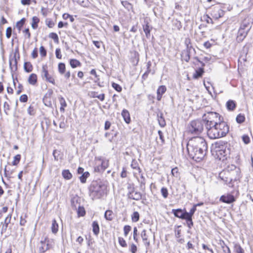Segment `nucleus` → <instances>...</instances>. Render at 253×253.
I'll list each match as a JSON object with an SVG mask.
<instances>
[{
	"instance_id": "1",
	"label": "nucleus",
	"mask_w": 253,
	"mask_h": 253,
	"mask_svg": "<svg viewBox=\"0 0 253 253\" xmlns=\"http://www.w3.org/2000/svg\"><path fill=\"white\" fill-rule=\"evenodd\" d=\"M187 150L190 158L197 162L202 160L206 155L208 145L202 137H194L187 144Z\"/></svg>"
},
{
	"instance_id": "2",
	"label": "nucleus",
	"mask_w": 253,
	"mask_h": 253,
	"mask_svg": "<svg viewBox=\"0 0 253 253\" xmlns=\"http://www.w3.org/2000/svg\"><path fill=\"white\" fill-rule=\"evenodd\" d=\"M229 127L227 123L222 120L217 122L216 124L212 126L209 128L207 134L211 139H216L225 136L229 132Z\"/></svg>"
},
{
	"instance_id": "3",
	"label": "nucleus",
	"mask_w": 253,
	"mask_h": 253,
	"mask_svg": "<svg viewBox=\"0 0 253 253\" xmlns=\"http://www.w3.org/2000/svg\"><path fill=\"white\" fill-rule=\"evenodd\" d=\"M106 186L96 181L93 182L89 188V196L92 200L100 199L105 194Z\"/></svg>"
},
{
	"instance_id": "4",
	"label": "nucleus",
	"mask_w": 253,
	"mask_h": 253,
	"mask_svg": "<svg viewBox=\"0 0 253 253\" xmlns=\"http://www.w3.org/2000/svg\"><path fill=\"white\" fill-rule=\"evenodd\" d=\"M221 120L219 114L215 112H208L205 113L202 117V121H203L207 131L209 130V128H211L212 126L216 124Z\"/></svg>"
},
{
	"instance_id": "5",
	"label": "nucleus",
	"mask_w": 253,
	"mask_h": 253,
	"mask_svg": "<svg viewBox=\"0 0 253 253\" xmlns=\"http://www.w3.org/2000/svg\"><path fill=\"white\" fill-rule=\"evenodd\" d=\"M203 121L196 120L191 121L188 125V130L189 133L194 135L201 134L204 129Z\"/></svg>"
},
{
	"instance_id": "6",
	"label": "nucleus",
	"mask_w": 253,
	"mask_h": 253,
	"mask_svg": "<svg viewBox=\"0 0 253 253\" xmlns=\"http://www.w3.org/2000/svg\"><path fill=\"white\" fill-rule=\"evenodd\" d=\"M127 192L126 196L128 199L135 201H139L142 199V194L135 190V187L132 184L128 183L127 186Z\"/></svg>"
},
{
	"instance_id": "7",
	"label": "nucleus",
	"mask_w": 253,
	"mask_h": 253,
	"mask_svg": "<svg viewBox=\"0 0 253 253\" xmlns=\"http://www.w3.org/2000/svg\"><path fill=\"white\" fill-rule=\"evenodd\" d=\"M229 169L230 182L229 184V187H233L234 186L233 182L239 179L240 177V169L234 165L228 166Z\"/></svg>"
},
{
	"instance_id": "8",
	"label": "nucleus",
	"mask_w": 253,
	"mask_h": 253,
	"mask_svg": "<svg viewBox=\"0 0 253 253\" xmlns=\"http://www.w3.org/2000/svg\"><path fill=\"white\" fill-rule=\"evenodd\" d=\"M20 59V53L18 49L15 50L13 56L9 60V66L12 70H16L17 69L18 60Z\"/></svg>"
},
{
	"instance_id": "9",
	"label": "nucleus",
	"mask_w": 253,
	"mask_h": 253,
	"mask_svg": "<svg viewBox=\"0 0 253 253\" xmlns=\"http://www.w3.org/2000/svg\"><path fill=\"white\" fill-rule=\"evenodd\" d=\"M219 177L229 186V182H230V176L228 167L219 173Z\"/></svg>"
},
{
	"instance_id": "10",
	"label": "nucleus",
	"mask_w": 253,
	"mask_h": 253,
	"mask_svg": "<svg viewBox=\"0 0 253 253\" xmlns=\"http://www.w3.org/2000/svg\"><path fill=\"white\" fill-rule=\"evenodd\" d=\"M192 50L194 51V49L191 46H187L186 49L184 50L181 52L182 59L188 62L190 59V53Z\"/></svg>"
},
{
	"instance_id": "11",
	"label": "nucleus",
	"mask_w": 253,
	"mask_h": 253,
	"mask_svg": "<svg viewBox=\"0 0 253 253\" xmlns=\"http://www.w3.org/2000/svg\"><path fill=\"white\" fill-rule=\"evenodd\" d=\"M12 215L11 214H9L4 219L3 222H1V225H2L1 229V234L5 233L8 227V224L10 223Z\"/></svg>"
},
{
	"instance_id": "12",
	"label": "nucleus",
	"mask_w": 253,
	"mask_h": 253,
	"mask_svg": "<svg viewBox=\"0 0 253 253\" xmlns=\"http://www.w3.org/2000/svg\"><path fill=\"white\" fill-rule=\"evenodd\" d=\"M220 201L225 203L231 204L235 201V198L233 195L227 194L222 195L220 198Z\"/></svg>"
},
{
	"instance_id": "13",
	"label": "nucleus",
	"mask_w": 253,
	"mask_h": 253,
	"mask_svg": "<svg viewBox=\"0 0 253 253\" xmlns=\"http://www.w3.org/2000/svg\"><path fill=\"white\" fill-rule=\"evenodd\" d=\"M224 13L225 11L222 9L218 7H214L212 10L211 15L215 19H218L223 16Z\"/></svg>"
},
{
	"instance_id": "14",
	"label": "nucleus",
	"mask_w": 253,
	"mask_h": 253,
	"mask_svg": "<svg viewBox=\"0 0 253 253\" xmlns=\"http://www.w3.org/2000/svg\"><path fill=\"white\" fill-rule=\"evenodd\" d=\"M185 209H172L171 211V212L174 214V215L179 218L181 219H184L186 215L185 214Z\"/></svg>"
},
{
	"instance_id": "15",
	"label": "nucleus",
	"mask_w": 253,
	"mask_h": 253,
	"mask_svg": "<svg viewBox=\"0 0 253 253\" xmlns=\"http://www.w3.org/2000/svg\"><path fill=\"white\" fill-rule=\"evenodd\" d=\"M249 31H246L242 28H239L238 32L237 39L239 42H242L248 34Z\"/></svg>"
},
{
	"instance_id": "16",
	"label": "nucleus",
	"mask_w": 253,
	"mask_h": 253,
	"mask_svg": "<svg viewBox=\"0 0 253 253\" xmlns=\"http://www.w3.org/2000/svg\"><path fill=\"white\" fill-rule=\"evenodd\" d=\"M28 83L29 84L35 86L38 83V76L35 73L31 74L27 79Z\"/></svg>"
},
{
	"instance_id": "17",
	"label": "nucleus",
	"mask_w": 253,
	"mask_h": 253,
	"mask_svg": "<svg viewBox=\"0 0 253 253\" xmlns=\"http://www.w3.org/2000/svg\"><path fill=\"white\" fill-rule=\"evenodd\" d=\"M41 77L47 81V65L46 64H43L41 69L39 70Z\"/></svg>"
},
{
	"instance_id": "18",
	"label": "nucleus",
	"mask_w": 253,
	"mask_h": 253,
	"mask_svg": "<svg viewBox=\"0 0 253 253\" xmlns=\"http://www.w3.org/2000/svg\"><path fill=\"white\" fill-rule=\"evenodd\" d=\"M252 27V24L248 19H244L241 24L239 28L245 30L246 31H250Z\"/></svg>"
},
{
	"instance_id": "19",
	"label": "nucleus",
	"mask_w": 253,
	"mask_h": 253,
	"mask_svg": "<svg viewBox=\"0 0 253 253\" xmlns=\"http://www.w3.org/2000/svg\"><path fill=\"white\" fill-rule=\"evenodd\" d=\"M122 116L126 124H128L130 123V121H131L130 117V114H129V112L127 110L124 109L122 111Z\"/></svg>"
},
{
	"instance_id": "20",
	"label": "nucleus",
	"mask_w": 253,
	"mask_h": 253,
	"mask_svg": "<svg viewBox=\"0 0 253 253\" xmlns=\"http://www.w3.org/2000/svg\"><path fill=\"white\" fill-rule=\"evenodd\" d=\"M141 236L142 240L144 243V244L146 247V249L150 246V241L148 239V236L146 234V230L144 229L141 233Z\"/></svg>"
},
{
	"instance_id": "21",
	"label": "nucleus",
	"mask_w": 253,
	"mask_h": 253,
	"mask_svg": "<svg viewBox=\"0 0 253 253\" xmlns=\"http://www.w3.org/2000/svg\"><path fill=\"white\" fill-rule=\"evenodd\" d=\"M40 246L39 247V250L40 253H45L47 250V242H46V238L44 241H41L40 243Z\"/></svg>"
},
{
	"instance_id": "22",
	"label": "nucleus",
	"mask_w": 253,
	"mask_h": 253,
	"mask_svg": "<svg viewBox=\"0 0 253 253\" xmlns=\"http://www.w3.org/2000/svg\"><path fill=\"white\" fill-rule=\"evenodd\" d=\"M204 73V68L203 67L199 68L195 71V73L193 74V77L195 79H198L202 76Z\"/></svg>"
},
{
	"instance_id": "23",
	"label": "nucleus",
	"mask_w": 253,
	"mask_h": 253,
	"mask_svg": "<svg viewBox=\"0 0 253 253\" xmlns=\"http://www.w3.org/2000/svg\"><path fill=\"white\" fill-rule=\"evenodd\" d=\"M158 121L159 125L161 127H165L166 125V123L164 118L163 117V115L162 113H160L158 114L157 115Z\"/></svg>"
},
{
	"instance_id": "24",
	"label": "nucleus",
	"mask_w": 253,
	"mask_h": 253,
	"mask_svg": "<svg viewBox=\"0 0 253 253\" xmlns=\"http://www.w3.org/2000/svg\"><path fill=\"white\" fill-rule=\"evenodd\" d=\"M92 231L95 235L97 236L99 233L100 228L97 221H94L92 224Z\"/></svg>"
},
{
	"instance_id": "25",
	"label": "nucleus",
	"mask_w": 253,
	"mask_h": 253,
	"mask_svg": "<svg viewBox=\"0 0 253 253\" xmlns=\"http://www.w3.org/2000/svg\"><path fill=\"white\" fill-rule=\"evenodd\" d=\"M236 106V104L235 102L232 100H229L226 102V107L228 110H234Z\"/></svg>"
},
{
	"instance_id": "26",
	"label": "nucleus",
	"mask_w": 253,
	"mask_h": 253,
	"mask_svg": "<svg viewBox=\"0 0 253 253\" xmlns=\"http://www.w3.org/2000/svg\"><path fill=\"white\" fill-rule=\"evenodd\" d=\"M24 69L27 73L31 72L33 70V66L30 62H26L24 64Z\"/></svg>"
},
{
	"instance_id": "27",
	"label": "nucleus",
	"mask_w": 253,
	"mask_h": 253,
	"mask_svg": "<svg viewBox=\"0 0 253 253\" xmlns=\"http://www.w3.org/2000/svg\"><path fill=\"white\" fill-rule=\"evenodd\" d=\"M58 224L55 219L52 221V225L51 227V231L53 234H56L58 231Z\"/></svg>"
},
{
	"instance_id": "28",
	"label": "nucleus",
	"mask_w": 253,
	"mask_h": 253,
	"mask_svg": "<svg viewBox=\"0 0 253 253\" xmlns=\"http://www.w3.org/2000/svg\"><path fill=\"white\" fill-rule=\"evenodd\" d=\"M62 175L63 177L67 180H69L72 177V174L68 169L63 170L62 172Z\"/></svg>"
},
{
	"instance_id": "29",
	"label": "nucleus",
	"mask_w": 253,
	"mask_h": 253,
	"mask_svg": "<svg viewBox=\"0 0 253 253\" xmlns=\"http://www.w3.org/2000/svg\"><path fill=\"white\" fill-rule=\"evenodd\" d=\"M98 159L101 161V166L105 170L109 166V161L106 159H102L101 157Z\"/></svg>"
},
{
	"instance_id": "30",
	"label": "nucleus",
	"mask_w": 253,
	"mask_h": 253,
	"mask_svg": "<svg viewBox=\"0 0 253 253\" xmlns=\"http://www.w3.org/2000/svg\"><path fill=\"white\" fill-rule=\"evenodd\" d=\"M25 18H22L20 21L17 22L16 27L19 31H20L26 22Z\"/></svg>"
},
{
	"instance_id": "31",
	"label": "nucleus",
	"mask_w": 253,
	"mask_h": 253,
	"mask_svg": "<svg viewBox=\"0 0 253 253\" xmlns=\"http://www.w3.org/2000/svg\"><path fill=\"white\" fill-rule=\"evenodd\" d=\"M59 102L61 105L60 110L61 112H64L65 111L64 108L67 106L66 101L63 97H61L59 98Z\"/></svg>"
},
{
	"instance_id": "32",
	"label": "nucleus",
	"mask_w": 253,
	"mask_h": 253,
	"mask_svg": "<svg viewBox=\"0 0 253 253\" xmlns=\"http://www.w3.org/2000/svg\"><path fill=\"white\" fill-rule=\"evenodd\" d=\"M39 22V18L37 16H34L32 18V21L31 23L32 28L34 29H37L38 27V23Z\"/></svg>"
},
{
	"instance_id": "33",
	"label": "nucleus",
	"mask_w": 253,
	"mask_h": 253,
	"mask_svg": "<svg viewBox=\"0 0 253 253\" xmlns=\"http://www.w3.org/2000/svg\"><path fill=\"white\" fill-rule=\"evenodd\" d=\"M21 159V156L20 154H17L13 157V160L12 162V165L13 166H17L20 163Z\"/></svg>"
},
{
	"instance_id": "34",
	"label": "nucleus",
	"mask_w": 253,
	"mask_h": 253,
	"mask_svg": "<svg viewBox=\"0 0 253 253\" xmlns=\"http://www.w3.org/2000/svg\"><path fill=\"white\" fill-rule=\"evenodd\" d=\"M70 64L73 68H75L80 66L81 63L79 60L76 59H72L70 60Z\"/></svg>"
},
{
	"instance_id": "35",
	"label": "nucleus",
	"mask_w": 253,
	"mask_h": 253,
	"mask_svg": "<svg viewBox=\"0 0 253 253\" xmlns=\"http://www.w3.org/2000/svg\"><path fill=\"white\" fill-rule=\"evenodd\" d=\"M113 212L111 210H107L104 214V217L106 220L111 221L113 219Z\"/></svg>"
},
{
	"instance_id": "36",
	"label": "nucleus",
	"mask_w": 253,
	"mask_h": 253,
	"mask_svg": "<svg viewBox=\"0 0 253 253\" xmlns=\"http://www.w3.org/2000/svg\"><path fill=\"white\" fill-rule=\"evenodd\" d=\"M186 221V224L187 226L189 229H191L192 227L193 226V222L192 221V217L190 216H185L184 218Z\"/></svg>"
},
{
	"instance_id": "37",
	"label": "nucleus",
	"mask_w": 253,
	"mask_h": 253,
	"mask_svg": "<svg viewBox=\"0 0 253 253\" xmlns=\"http://www.w3.org/2000/svg\"><path fill=\"white\" fill-rule=\"evenodd\" d=\"M58 71L60 74H63L65 73V64L63 63H60L58 66Z\"/></svg>"
},
{
	"instance_id": "38",
	"label": "nucleus",
	"mask_w": 253,
	"mask_h": 253,
	"mask_svg": "<svg viewBox=\"0 0 253 253\" xmlns=\"http://www.w3.org/2000/svg\"><path fill=\"white\" fill-rule=\"evenodd\" d=\"M89 176V173L88 171L84 172L80 177L81 182L84 183L86 182V178Z\"/></svg>"
},
{
	"instance_id": "39",
	"label": "nucleus",
	"mask_w": 253,
	"mask_h": 253,
	"mask_svg": "<svg viewBox=\"0 0 253 253\" xmlns=\"http://www.w3.org/2000/svg\"><path fill=\"white\" fill-rule=\"evenodd\" d=\"M138 181L140 183V188L144 189L145 188L146 180L143 174L141 175L140 180H138Z\"/></svg>"
},
{
	"instance_id": "40",
	"label": "nucleus",
	"mask_w": 253,
	"mask_h": 253,
	"mask_svg": "<svg viewBox=\"0 0 253 253\" xmlns=\"http://www.w3.org/2000/svg\"><path fill=\"white\" fill-rule=\"evenodd\" d=\"M77 213L79 216H84L85 214L84 208L79 206L77 210Z\"/></svg>"
},
{
	"instance_id": "41",
	"label": "nucleus",
	"mask_w": 253,
	"mask_h": 253,
	"mask_svg": "<svg viewBox=\"0 0 253 253\" xmlns=\"http://www.w3.org/2000/svg\"><path fill=\"white\" fill-rule=\"evenodd\" d=\"M196 211V207L194 205L193 207L190 209L189 212H187L186 210L185 211V214L187 216L192 217L194 215L195 212Z\"/></svg>"
},
{
	"instance_id": "42",
	"label": "nucleus",
	"mask_w": 253,
	"mask_h": 253,
	"mask_svg": "<svg viewBox=\"0 0 253 253\" xmlns=\"http://www.w3.org/2000/svg\"><path fill=\"white\" fill-rule=\"evenodd\" d=\"M131 167L133 169L138 170L139 173H140L141 171V169L138 166V164L135 160H132L131 164Z\"/></svg>"
},
{
	"instance_id": "43",
	"label": "nucleus",
	"mask_w": 253,
	"mask_h": 253,
	"mask_svg": "<svg viewBox=\"0 0 253 253\" xmlns=\"http://www.w3.org/2000/svg\"><path fill=\"white\" fill-rule=\"evenodd\" d=\"M22 32L25 39L28 40L30 39L31 35L29 28L25 29Z\"/></svg>"
},
{
	"instance_id": "44",
	"label": "nucleus",
	"mask_w": 253,
	"mask_h": 253,
	"mask_svg": "<svg viewBox=\"0 0 253 253\" xmlns=\"http://www.w3.org/2000/svg\"><path fill=\"white\" fill-rule=\"evenodd\" d=\"M139 219V213L137 211H134L131 215V220L133 222H137Z\"/></svg>"
},
{
	"instance_id": "45",
	"label": "nucleus",
	"mask_w": 253,
	"mask_h": 253,
	"mask_svg": "<svg viewBox=\"0 0 253 253\" xmlns=\"http://www.w3.org/2000/svg\"><path fill=\"white\" fill-rule=\"evenodd\" d=\"M143 31L145 32L146 36L148 38L150 36V29L148 24L145 25L143 27Z\"/></svg>"
},
{
	"instance_id": "46",
	"label": "nucleus",
	"mask_w": 253,
	"mask_h": 253,
	"mask_svg": "<svg viewBox=\"0 0 253 253\" xmlns=\"http://www.w3.org/2000/svg\"><path fill=\"white\" fill-rule=\"evenodd\" d=\"M236 122L239 124L243 123L245 121V117L244 115L239 114L236 118Z\"/></svg>"
},
{
	"instance_id": "47",
	"label": "nucleus",
	"mask_w": 253,
	"mask_h": 253,
	"mask_svg": "<svg viewBox=\"0 0 253 253\" xmlns=\"http://www.w3.org/2000/svg\"><path fill=\"white\" fill-rule=\"evenodd\" d=\"M49 37L53 40L55 43H58L59 42V38L57 34L55 33H51Z\"/></svg>"
},
{
	"instance_id": "48",
	"label": "nucleus",
	"mask_w": 253,
	"mask_h": 253,
	"mask_svg": "<svg viewBox=\"0 0 253 253\" xmlns=\"http://www.w3.org/2000/svg\"><path fill=\"white\" fill-rule=\"evenodd\" d=\"M40 55L41 58H45L46 55V50L45 48L43 46H41L39 49Z\"/></svg>"
},
{
	"instance_id": "49",
	"label": "nucleus",
	"mask_w": 253,
	"mask_h": 253,
	"mask_svg": "<svg viewBox=\"0 0 253 253\" xmlns=\"http://www.w3.org/2000/svg\"><path fill=\"white\" fill-rule=\"evenodd\" d=\"M234 249L236 253H241L244 251V249L241 247L240 244L238 243H235L234 246Z\"/></svg>"
},
{
	"instance_id": "50",
	"label": "nucleus",
	"mask_w": 253,
	"mask_h": 253,
	"mask_svg": "<svg viewBox=\"0 0 253 253\" xmlns=\"http://www.w3.org/2000/svg\"><path fill=\"white\" fill-rule=\"evenodd\" d=\"M167 88L165 85H161L157 90V94L163 95L166 91Z\"/></svg>"
},
{
	"instance_id": "51",
	"label": "nucleus",
	"mask_w": 253,
	"mask_h": 253,
	"mask_svg": "<svg viewBox=\"0 0 253 253\" xmlns=\"http://www.w3.org/2000/svg\"><path fill=\"white\" fill-rule=\"evenodd\" d=\"M161 193L163 197L166 199L168 198L169 195L168 190L167 188L163 187L161 189Z\"/></svg>"
},
{
	"instance_id": "52",
	"label": "nucleus",
	"mask_w": 253,
	"mask_h": 253,
	"mask_svg": "<svg viewBox=\"0 0 253 253\" xmlns=\"http://www.w3.org/2000/svg\"><path fill=\"white\" fill-rule=\"evenodd\" d=\"M47 88V85L46 83L42 84L41 85V88L39 90L40 93L42 95L44 94V92L46 90Z\"/></svg>"
},
{
	"instance_id": "53",
	"label": "nucleus",
	"mask_w": 253,
	"mask_h": 253,
	"mask_svg": "<svg viewBox=\"0 0 253 253\" xmlns=\"http://www.w3.org/2000/svg\"><path fill=\"white\" fill-rule=\"evenodd\" d=\"M121 3L122 5L126 9L128 10H129L132 8V6L131 4H130L129 2L127 1H122Z\"/></svg>"
},
{
	"instance_id": "54",
	"label": "nucleus",
	"mask_w": 253,
	"mask_h": 253,
	"mask_svg": "<svg viewBox=\"0 0 253 253\" xmlns=\"http://www.w3.org/2000/svg\"><path fill=\"white\" fill-rule=\"evenodd\" d=\"M118 241L119 244L123 247H126L127 246V244L126 243V241L124 240V239L122 237H119L118 238Z\"/></svg>"
},
{
	"instance_id": "55",
	"label": "nucleus",
	"mask_w": 253,
	"mask_h": 253,
	"mask_svg": "<svg viewBox=\"0 0 253 253\" xmlns=\"http://www.w3.org/2000/svg\"><path fill=\"white\" fill-rule=\"evenodd\" d=\"M242 139L244 143L246 144H248L250 142V138L248 135H243L242 137Z\"/></svg>"
},
{
	"instance_id": "56",
	"label": "nucleus",
	"mask_w": 253,
	"mask_h": 253,
	"mask_svg": "<svg viewBox=\"0 0 253 253\" xmlns=\"http://www.w3.org/2000/svg\"><path fill=\"white\" fill-rule=\"evenodd\" d=\"M38 56V49L37 47H35L31 53V57L33 59H36Z\"/></svg>"
},
{
	"instance_id": "57",
	"label": "nucleus",
	"mask_w": 253,
	"mask_h": 253,
	"mask_svg": "<svg viewBox=\"0 0 253 253\" xmlns=\"http://www.w3.org/2000/svg\"><path fill=\"white\" fill-rule=\"evenodd\" d=\"M131 227L129 225H125L124 227V235L126 237L131 230Z\"/></svg>"
},
{
	"instance_id": "58",
	"label": "nucleus",
	"mask_w": 253,
	"mask_h": 253,
	"mask_svg": "<svg viewBox=\"0 0 253 253\" xmlns=\"http://www.w3.org/2000/svg\"><path fill=\"white\" fill-rule=\"evenodd\" d=\"M112 86L116 91L118 92H121L122 90V87L118 84L113 83Z\"/></svg>"
},
{
	"instance_id": "59",
	"label": "nucleus",
	"mask_w": 253,
	"mask_h": 253,
	"mask_svg": "<svg viewBox=\"0 0 253 253\" xmlns=\"http://www.w3.org/2000/svg\"><path fill=\"white\" fill-rule=\"evenodd\" d=\"M171 174L176 177H178L179 176L178 169L177 167L173 168L171 170Z\"/></svg>"
},
{
	"instance_id": "60",
	"label": "nucleus",
	"mask_w": 253,
	"mask_h": 253,
	"mask_svg": "<svg viewBox=\"0 0 253 253\" xmlns=\"http://www.w3.org/2000/svg\"><path fill=\"white\" fill-rule=\"evenodd\" d=\"M13 173V171L11 170L9 171L8 170H7L6 167L4 168V176L6 177L10 178V175Z\"/></svg>"
},
{
	"instance_id": "61",
	"label": "nucleus",
	"mask_w": 253,
	"mask_h": 253,
	"mask_svg": "<svg viewBox=\"0 0 253 253\" xmlns=\"http://www.w3.org/2000/svg\"><path fill=\"white\" fill-rule=\"evenodd\" d=\"M12 34V28L10 27H7L6 30V37L7 39H9Z\"/></svg>"
},
{
	"instance_id": "62",
	"label": "nucleus",
	"mask_w": 253,
	"mask_h": 253,
	"mask_svg": "<svg viewBox=\"0 0 253 253\" xmlns=\"http://www.w3.org/2000/svg\"><path fill=\"white\" fill-rule=\"evenodd\" d=\"M28 113L30 115H34L35 114V110L33 106H30L28 109Z\"/></svg>"
},
{
	"instance_id": "63",
	"label": "nucleus",
	"mask_w": 253,
	"mask_h": 253,
	"mask_svg": "<svg viewBox=\"0 0 253 253\" xmlns=\"http://www.w3.org/2000/svg\"><path fill=\"white\" fill-rule=\"evenodd\" d=\"M19 100L21 102H26L28 101V96L26 94H22L19 98Z\"/></svg>"
},
{
	"instance_id": "64",
	"label": "nucleus",
	"mask_w": 253,
	"mask_h": 253,
	"mask_svg": "<svg viewBox=\"0 0 253 253\" xmlns=\"http://www.w3.org/2000/svg\"><path fill=\"white\" fill-rule=\"evenodd\" d=\"M130 251L131 253H136L137 251V247L134 244H131L130 245Z\"/></svg>"
}]
</instances>
